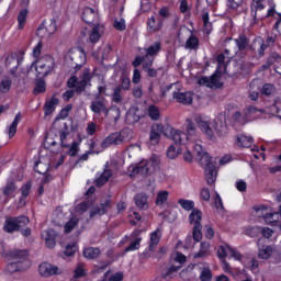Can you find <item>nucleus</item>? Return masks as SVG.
<instances>
[{
    "mask_svg": "<svg viewBox=\"0 0 281 281\" xmlns=\"http://www.w3.org/2000/svg\"><path fill=\"white\" fill-rule=\"evenodd\" d=\"M30 225V217L21 215L18 217H7L3 229L7 234H14V232H21L22 236L26 238L32 236V228Z\"/></svg>",
    "mask_w": 281,
    "mask_h": 281,
    "instance_id": "nucleus-1",
    "label": "nucleus"
},
{
    "mask_svg": "<svg viewBox=\"0 0 281 281\" xmlns=\"http://www.w3.org/2000/svg\"><path fill=\"white\" fill-rule=\"evenodd\" d=\"M156 170H159V158L153 155L148 160L139 162L132 169V177L140 175V177H150Z\"/></svg>",
    "mask_w": 281,
    "mask_h": 281,
    "instance_id": "nucleus-2",
    "label": "nucleus"
},
{
    "mask_svg": "<svg viewBox=\"0 0 281 281\" xmlns=\"http://www.w3.org/2000/svg\"><path fill=\"white\" fill-rule=\"evenodd\" d=\"M66 63L70 69H75V71H80L82 66L87 63V55L85 50L80 47L72 48L69 50L68 55L66 56Z\"/></svg>",
    "mask_w": 281,
    "mask_h": 281,
    "instance_id": "nucleus-3",
    "label": "nucleus"
},
{
    "mask_svg": "<svg viewBox=\"0 0 281 281\" xmlns=\"http://www.w3.org/2000/svg\"><path fill=\"white\" fill-rule=\"evenodd\" d=\"M56 67V60L54 57L49 55H45L44 57H41L36 61V72H37V79L43 80L46 76H49L52 71H54V68Z\"/></svg>",
    "mask_w": 281,
    "mask_h": 281,
    "instance_id": "nucleus-4",
    "label": "nucleus"
},
{
    "mask_svg": "<svg viewBox=\"0 0 281 281\" xmlns=\"http://www.w3.org/2000/svg\"><path fill=\"white\" fill-rule=\"evenodd\" d=\"M131 130H122L121 132L111 133L101 143L102 148H109V146H120L126 144L131 139Z\"/></svg>",
    "mask_w": 281,
    "mask_h": 281,
    "instance_id": "nucleus-5",
    "label": "nucleus"
},
{
    "mask_svg": "<svg viewBox=\"0 0 281 281\" xmlns=\"http://www.w3.org/2000/svg\"><path fill=\"white\" fill-rule=\"evenodd\" d=\"M165 137H168L169 139H173L176 144L183 145L186 144V139H188V134L179 130H175V127L168 124L165 127Z\"/></svg>",
    "mask_w": 281,
    "mask_h": 281,
    "instance_id": "nucleus-6",
    "label": "nucleus"
},
{
    "mask_svg": "<svg viewBox=\"0 0 281 281\" xmlns=\"http://www.w3.org/2000/svg\"><path fill=\"white\" fill-rule=\"evenodd\" d=\"M200 87H207L209 89H221L223 83L221 82V76L213 74L211 77H201L198 80Z\"/></svg>",
    "mask_w": 281,
    "mask_h": 281,
    "instance_id": "nucleus-7",
    "label": "nucleus"
},
{
    "mask_svg": "<svg viewBox=\"0 0 281 281\" xmlns=\"http://www.w3.org/2000/svg\"><path fill=\"white\" fill-rule=\"evenodd\" d=\"M164 124L155 123L150 127L149 142L151 146H157L161 142V135H165Z\"/></svg>",
    "mask_w": 281,
    "mask_h": 281,
    "instance_id": "nucleus-8",
    "label": "nucleus"
},
{
    "mask_svg": "<svg viewBox=\"0 0 281 281\" xmlns=\"http://www.w3.org/2000/svg\"><path fill=\"white\" fill-rule=\"evenodd\" d=\"M91 78H93V76H91L89 69H85L81 76V80L77 81V86H75V93L80 95L83 93V91L87 90V87H91Z\"/></svg>",
    "mask_w": 281,
    "mask_h": 281,
    "instance_id": "nucleus-9",
    "label": "nucleus"
},
{
    "mask_svg": "<svg viewBox=\"0 0 281 281\" xmlns=\"http://www.w3.org/2000/svg\"><path fill=\"white\" fill-rule=\"evenodd\" d=\"M204 168V175H205V181L209 186H213V183H215L216 181V166L214 165V162H212V160L209 161V164H204L202 165Z\"/></svg>",
    "mask_w": 281,
    "mask_h": 281,
    "instance_id": "nucleus-10",
    "label": "nucleus"
},
{
    "mask_svg": "<svg viewBox=\"0 0 281 281\" xmlns=\"http://www.w3.org/2000/svg\"><path fill=\"white\" fill-rule=\"evenodd\" d=\"M196 126L209 137V139H214V130L210 126V123L202 116H195Z\"/></svg>",
    "mask_w": 281,
    "mask_h": 281,
    "instance_id": "nucleus-11",
    "label": "nucleus"
},
{
    "mask_svg": "<svg viewBox=\"0 0 281 281\" xmlns=\"http://www.w3.org/2000/svg\"><path fill=\"white\" fill-rule=\"evenodd\" d=\"M81 19L88 25H92V23H98L100 15H98V11L94 9L86 7L82 11Z\"/></svg>",
    "mask_w": 281,
    "mask_h": 281,
    "instance_id": "nucleus-12",
    "label": "nucleus"
},
{
    "mask_svg": "<svg viewBox=\"0 0 281 281\" xmlns=\"http://www.w3.org/2000/svg\"><path fill=\"white\" fill-rule=\"evenodd\" d=\"M59 268L49 262H43L40 265V274L44 278H49L52 276H58Z\"/></svg>",
    "mask_w": 281,
    "mask_h": 281,
    "instance_id": "nucleus-13",
    "label": "nucleus"
},
{
    "mask_svg": "<svg viewBox=\"0 0 281 281\" xmlns=\"http://www.w3.org/2000/svg\"><path fill=\"white\" fill-rule=\"evenodd\" d=\"M142 120V111L137 106H131L126 113L125 122L127 124H137Z\"/></svg>",
    "mask_w": 281,
    "mask_h": 281,
    "instance_id": "nucleus-14",
    "label": "nucleus"
},
{
    "mask_svg": "<svg viewBox=\"0 0 281 281\" xmlns=\"http://www.w3.org/2000/svg\"><path fill=\"white\" fill-rule=\"evenodd\" d=\"M213 131H215L220 137L227 135V123L225 122V116L214 120Z\"/></svg>",
    "mask_w": 281,
    "mask_h": 281,
    "instance_id": "nucleus-15",
    "label": "nucleus"
},
{
    "mask_svg": "<svg viewBox=\"0 0 281 281\" xmlns=\"http://www.w3.org/2000/svg\"><path fill=\"white\" fill-rule=\"evenodd\" d=\"M56 236H58V233L54 229H47L42 233V238L45 240L48 249H54V247H56Z\"/></svg>",
    "mask_w": 281,
    "mask_h": 281,
    "instance_id": "nucleus-16",
    "label": "nucleus"
},
{
    "mask_svg": "<svg viewBox=\"0 0 281 281\" xmlns=\"http://www.w3.org/2000/svg\"><path fill=\"white\" fill-rule=\"evenodd\" d=\"M194 153L201 166H203L204 164H209V161H212V157H210V154L203 150V146H201L200 144L194 145Z\"/></svg>",
    "mask_w": 281,
    "mask_h": 281,
    "instance_id": "nucleus-17",
    "label": "nucleus"
},
{
    "mask_svg": "<svg viewBox=\"0 0 281 281\" xmlns=\"http://www.w3.org/2000/svg\"><path fill=\"white\" fill-rule=\"evenodd\" d=\"M172 98L179 104H192V92H177V91H173Z\"/></svg>",
    "mask_w": 281,
    "mask_h": 281,
    "instance_id": "nucleus-18",
    "label": "nucleus"
},
{
    "mask_svg": "<svg viewBox=\"0 0 281 281\" xmlns=\"http://www.w3.org/2000/svg\"><path fill=\"white\" fill-rule=\"evenodd\" d=\"M90 110L95 115H100V113L105 114L108 108H106V103L104 102V99H97V100L92 101L90 104Z\"/></svg>",
    "mask_w": 281,
    "mask_h": 281,
    "instance_id": "nucleus-19",
    "label": "nucleus"
},
{
    "mask_svg": "<svg viewBox=\"0 0 281 281\" xmlns=\"http://www.w3.org/2000/svg\"><path fill=\"white\" fill-rule=\"evenodd\" d=\"M19 65H21V61L19 60V56L16 54L7 57L5 67L10 70L12 76H14L16 69H19Z\"/></svg>",
    "mask_w": 281,
    "mask_h": 281,
    "instance_id": "nucleus-20",
    "label": "nucleus"
},
{
    "mask_svg": "<svg viewBox=\"0 0 281 281\" xmlns=\"http://www.w3.org/2000/svg\"><path fill=\"white\" fill-rule=\"evenodd\" d=\"M103 32H104V25L95 24L89 33L90 43H98V41L102 38Z\"/></svg>",
    "mask_w": 281,
    "mask_h": 281,
    "instance_id": "nucleus-21",
    "label": "nucleus"
},
{
    "mask_svg": "<svg viewBox=\"0 0 281 281\" xmlns=\"http://www.w3.org/2000/svg\"><path fill=\"white\" fill-rule=\"evenodd\" d=\"M134 203L138 210H148V195L146 193L136 194Z\"/></svg>",
    "mask_w": 281,
    "mask_h": 281,
    "instance_id": "nucleus-22",
    "label": "nucleus"
},
{
    "mask_svg": "<svg viewBox=\"0 0 281 281\" xmlns=\"http://www.w3.org/2000/svg\"><path fill=\"white\" fill-rule=\"evenodd\" d=\"M202 221H203V213L201 212V210L193 209L189 215L190 225H193V227L196 225H201Z\"/></svg>",
    "mask_w": 281,
    "mask_h": 281,
    "instance_id": "nucleus-23",
    "label": "nucleus"
},
{
    "mask_svg": "<svg viewBox=\"0 0 281 281\" xmlns=\"http://www.w3.org/2000/svg\"><path fill=\"white\" fill-rule=\"evenodd\" d=\"M101 254L102 251L98 247H88L82 251V255L87 260H95V258H100Z\"/></svg>",
    "mask_w": 281,
    "mask_h": 281,
    "instance_id": "nucleus-24",
    "label": "nucleus"
},
{
    "mask_svg": "<svg viewBox=\"0 0 281 281\" xmlns=\"http://www.w3.org/2000/svg\"><path fill=\"white\" fill-rule=\"evenodd\" d=\"M159 240H161V229L158 228L150 234L149 251H155L157 249Z\"/></svg>",
    "mask_w": 281,
    "mask_h": 281,
    "instance_id": "nucleus-25",
    "label": "nucleus"
},
{
    "mask_svg": "<svg viewBox=\"0 0 281 281\" xmlns=\"http://www.w3.org/2000/svg\"><path fill=\"white\" fill-rule=\"evenodd\" d=\"M60 100L56 97H52L49 101H46L44 105V113L45 115H52L54 111H56V105L59 104Z\"/></svg>",
    "mask_w": 281,
    "mask_h": 281,
    "instance_id": "nucleus-26",
    "label": "nucleus"
},
{
    "mask_svg": "<svg viewBox=\"0 0 281 281\" xmlns=\"http://www.w3.org/2000/svg\"><path fill=\"white\" fill-rule=\"evenodd\" d=\"M147 27L149 32H159L164 27V20L159 19L157 22L155 16H151L147 20Z\"/></svg>",
    "mask_w": 281,
    "mask_h": 281,
    "instance_id": "nucleus-27",
    "label": "nucleus"
},
{
    "mask_svg": "<svg viewBox=\"0 0 281 281\" xmlns=\"http://www.w3.org/2000/svg\"><path fill=\"white\" fill-rule=\"evenodd\" d=\"M235 43L238 47V52H245L247 47H249V37L245 34H239L237 38H235Z\"/></svg>",
    "mask_w": 281,
    "mask_h": 281,
    "instance_id": "nucleus-28",
    "label": "nucleus"
},
{
    "mask_svg": "<svg viewBox=\"0 0 281 281\" xmlns=\"http://www.w3.org/2000/svg\"><path fill=\"white\" fill-rule=\"evenodd\" d=\"M111 177H113V171L111 169H105L95 180L97 188H102V186H104V183H106Z\"/></svg>",
    "mask_w": 281,
    "mask_h": 281,
    "instance_id": "nucleus-29",
    "label": "nucleus"
},
{
    "mask_svg": "<svg viewBox=\"0 0 281 281\" xmlns=\"http://www.w3.org/2000/svg\"><path fill=\"white\" fill-rule=\"evenodd\" d=\"M273 256V247L272 246H261L259 248L258 258H261V260H269Z\"/></svg>",
    "mask_w": 281,
    "mask_h": 281,
    "instance_id": "nucleus-30",
    "label": "nucleus"
},
{
    "mask_svg": "<svg viewBox=\"0 0 281 281\" xmlns=\"http://www.w3.org/2000/svg\"><path fill=\"white\" fill-rule=\"evenodd\" d=\"M251 144H254V138L245 135L237 136L236 145L240 148H250Z\"/></svg>",
    "mask_w": 281,
    "mask_h": 281,
    "instance_id": "nucleus-31",
    "label": "nucleus"
},
{
    "mask_svg": "<svg viewBox=\"0 0 281 281\" xmlns=\"http://www.w3.org/2000/svg\"><path fill=\"white\" fill-rule=\"evenodd\" d=\"M105 117H109L110 120H114L115 122H117V120H120V115H121V111L120 108H117V105H113L110 109L108 108V110H105Z\"/></svg>",
    "mask_w": 281,
    "mask_h": 281,
    "instance_id": "nucleus-32",
    "label": "nucleus"
},
{
    "mask_svg": "<svg viewBox=\"0 0 281 281\" xmlns=\"http://www.w3.org/2000/svg\"><path fill=\"white\" fill-rule=\"evenodd\" d=\"M248 117L249 116H247V112H245L244 114L240 111H236L235 113H233L234 122H236V124H239L240 126H245V124L249 122Z\"/></svg>",
    "mask_w": 281,
    "mask_h": 281,
    "instance_id": "nucleus-33",
    "label": "nucleus"
},
{
    "mask_svg": "<svg viewBox=\"0 0 281 281\" xmlns=\"http://www.w3.org/2000/svg\"><path fill=\"white\" fill-rule=\"evenodd\" d=\"M16 192V183L14 180H8L7 184L2 189L4 196H12Z\"/></svg>",
    "mask_w": 281,
    "mask_h": 281,
    "instance_id": "nucleus-34",
    "label": "nucleus"
},
{
    "mask_svg": "<svg viewBox=\"0 0 281 281\" xmlns=\"http://www.w3.org/2000/svg\"><path fill=\"white\" fill-rule=\"evenodd\" d=\"M210 254V243L202 241L200 245V250L196 252L193 258H206V256Z\"/></svg>",
    "mask_w": 281,
    "mask_h": 281,
    "instance_id": "nucleus-35",
    "label": "nucleus"
},
{
    "mask_svg": "<svg viewBox=\"0 0 281 281\" xmlns=\"http://www.w3.org/2000/svg\"><path fill=\"white\" fill-rule=\"evenodd\" d=\"M202 21L205 34L212 33V22H210V13L207 11L202 12Z\"/></svg>",
    "mask_w": 281,
    "mask_h": 281,
    "instance_id": "nucleus-36",
    "label": "nucleus"
},
{
    "mask_svg": "<svg viewBox=\"0 0 281 281\" xmlns=\"http://www.w3.org/2000/svg\"><path fill=\"white\" fill-rule=\"evenodd\" d=\"M27 9H22L18 14V30H23L27 21Z\"/></svg>",
    "mask_w": 281,
    "mask_h": 281,
    "instance_id": "nucleus-37",
    "label": "nucleus"
},
{
    "mask_svg": "<svg viewBox=\"0 0 281 281\" xmlns=\"http://www.w3.org/2000/svg\"><path fill=\"white\" fill-rule=\"evenodd\" d=\"M112 102L114 104H121V102H124V93L121 90V87H116L111 95Z\"/></svg>",
    "mask_w": 281,
    "mask_h": 281,
    "instance_id": "nucleus-38",
    "label": "nucleus"
},
{
    "mask_svg": "<svg viewBox=\"0 0 281 281\" xmlns=\"http://www.w3.org/2000/svg\"><path fill=\"white\" fill-rule=\"evenodd\" d=\"M44 27L46 29V32L52 36V34H55L56 31L58 30V25L56 24V20H48L44 21L42 23Z\"/></svg>",
    "mask_w": 281,
    "mask_h": 281,
    "instance_id": "nucleus-39",
    "label": "nucleus"
},
{
    "mask_svg": "<svg viewBox=\"0 0 281 281\" xmlns=\"http://www.w3.org/2000/svg\"><path fill=\"white\" fill-rule=\"evenodd\" d=\"M23 270V263L21 261H13L7 265V273H16V271Z\"/></svg>",
    "mask_w": 281,
    "mask_h": 281,
    "instance_id": "nucleus-40",
    "label": "nucleus"
},
{
    "mask_svg": "<svg viewBox=\"0 0 281 281\" xmlns=\"http://www.w3.org/2000/svg\"><path fill=\"white\" fill-rule=\"evenodd\" d=\"M32 190V182H26L24 186L21 187V194L22 198H20V203L25 205V199L30 196V192Z\"/></svg>",
    "mask_w": 281,
    "mask_h": 281,
    "instance_id": "nucleus-41",
    "label": "nucleus"
},
{
    "mask_svg": "<svg viewBox=\"0 0 281 281\" xmlns=\"http://www.w3.org/2000/svg\"><path fill=\"white\" fill-rule=\"evenodd\" d=\"M161 52V42H155L146 49V56H157Z\"/></svg>",
    "mask_w": 281,
    "mask_h": 281,
    "instance_id": "nucleus-42",
    "label": "nucleus"
},
{
    "mask_svg": "<svg viewBox=\"0 0 281 281\" xmlns=\"http://www.w3.org/2000/svg\"><path fill=\"white\" fill-rule=\"evenodd\" d=\"M19 122H21V113H18L14 117V121L9 127V137L12 138L16 135V127L19 126Z\"/></svg>",
    "mask_w": 281,
    "mask_h": 281,
    "instance_id": "nucleus-43",
    "label": "nucleus"
},
{
    "mask_svg": "<svg viewBox=\"0 0 281 281\" xmlns=\"http://www.w3.org/2000/svg\"><path fill=\"white\" fill-rule=\"evenodd\" d=\"M203 225H195L193 226L192 229V236H193V240H195V243H201L202 238H203Z\"/></svg>",
    "mask_w": 281,
    "mask_h": 281,
    "instance_id": "nucleus-44",
    "label": "nucleus"
},
{
    "mask_svg": "<svg viewBox=\"0 0 281 281\" xmlns=\"http://www.w3.org/2000/svg\"><path fill=\"white\" fill-rule=\"evenodd\" d=\"M87 276V269H85V263L79 262L77 263L76 269L74 270V278H86Z\"/></svg>",
    "mask_w": 281,
    "mask_h": 281,
    "instance_id": "nucleus-45",
    "label": "nucleus"
},
{
    "mask_svg": "<svg viewBox=\"0 0 281 281\" xmlns=\"http://www.w3.org/2000/svg\"><path fill=\"white\" fill-rule=\"evenodd\" d=\"M199 47V38L194 36L192 33L186 42L187 49H196Z\"/></svg>",
    "mask_w": 281,
    "mask_h": 281,
    "instance_id": "nucleus-46",
    "label": "nucleus"
},
{
    "mask_svg": "<svg viewBox=\"0 0 281 281\" xmlns=\"http://www.w3.org/2000/svg\"><path fill=\"white\" fill-rule=\"evenodd\" d=\"M181 155V148L175 147V145L169 146L167 149V157L168 159H177Z\"/></svg>",
    "mask_w": 281,
    "mask_h": 281,
    "instance_id": "nucleus-47",
    "label": "nucleus"
},
{
    "mask_svg": "<svg viewBox=\"0 0 281 281\" xmlns=\"http://www.w3.org/2000/svg\"><path fill=\"white\" fill-rule=\"evenodd\" d=\"M79 220L78 217H72L70 218L66 224H65V232L66 234H70V232H74L76 229V226L78 225Z\"/></svg>",
    "mask_w": 281,
    "mask_h": 281,
    "instance_id": "nucleus-48",
    "label": "nucleus"
},
{
    "mask_svg": "<svg viewBox=\"0 0 281 281\" xmlns=\"http://www.w3.org/2000/svg\"><path fill=\"white\" fill-rule=\"evenodd\" d=\"M148 116L154 122H157V120H159V117H160L159 108H157V105H149L148 106Z\"/></svg>",
    "mask_w": 281,
    "mask_h": 281,
    "instance_id": "nucleus-49",
    "label": "nucleus"
},
{
    "mask_svg": "<svg viewBox=\"0 0 281 281\" xmlns=\"http://www.w3.org/2000/svg\"><path fill=\"white\" fill-rule=\"evenodd\" d=\"M178 203L181 205L182 210H186L187 212L194 210V202L192 200L180 199L178 200Z\"/></svg>",
    "mask_w": 281,
    "mask_h": 281,
    "instance_id": "nucleus-50",
    "label": "nucleus"
},
{
    "mask_svg": "<svg viewBox=\"0 0 281 281\" xmlns=\"http://www.w3.org/2000/svg\"><path fill=\"white\" fill-rule=\"evenodd\" d=\"M10 87H12V80H10V78L8 77L2 79V81L0 82V90L2 91V93H8V91H10Z\"/></svg>",
    "mask_w": 281,
    "mask_h": 281,
    "instance_id": "nucleus-51",
    "label": "nucleus"
},
{
    "mask_svg": "<svg viewBox=\"0 0 281 281\" xmlns=\"http://www.w3.org/2000/svg\"><path fill=\"white\" fill-rule=\"evenodd\" d=\"M168 201V191L158 192L155 201L156 205H164Z\"/></svg>",
    "mask_w": 281,
    "mask_h": 281,
    "instance_id": "nucleus-52",
    "label": "nucleus"
},
{
    "mask_svg": "<svg viewBox=\"0 0 281 281\" xmlns=\"http://www.w3.org/2000/svg\"><path fill=\"white\" fill-rule=\"evenodd\" d=\"M13 258H15V260H18V262H22L23 260H25V258H27V251L26 250H14L12 252Z\"/></svg>",
    "mask_w": 281,
    "mask_h": 281,
    "instance_id": "nucleus-53",
    "label": "nucleus"
},
{
    "mask_svg": "<svg viewBox=\"0 0 281 281\" xmlns=\"http://www.w3.org/2000/svg\"><path fill=\"white\" fill-rule=\"evenodd\" d=\"M45 81H43V79H40L35 85L33 94L38 95V93H45Z\"/></svg>",
    "mask_w": 281,
    "mask_h": 281,
    "instance_id": "nucleus-54",
    "label": "nucleus"
},
{
    "mask_svg": "<svg viewBox=\"0 0 281 281\" xmlns=\"http://www.w3.org/2000/svg\"><path fill=\"white\" fill-rule=\"evenodd\" d=\"M201 281H212V270L210 268H203L200 273Z\"/></svg>",
    "mask_w": 281,
    "mask_h": 281,
    "instance_id": "nucleus-55",
    "label": "nucleus"
},
{
    "mask_svg": "<svg viewBox=\"0 0 281 281\" xmlns=\"http://www.w3.org/2000/svg\"><path fill=\"white\" fill-rule=\"evenodd\" d=\"M106 214L104 212V209H101V206H93L90 210V218H95V216H104Z\"/></svg>",
    "mask_w": 281,
    "mask_h": 281,
    "instance_id": "nucleus-56",
    "label": "nucleus"
},
{
    "mask_svg": "<svg viewBox=\"0 0 281 281\" xmlns=\"http://www.w3.org/2000/svg\"><path fill=\"white\" fill-rule=\"evenodd\" d=\"M268 65L272 66L274 63H281V56L277 52H273L270 54V56L267 58Z\"/></svg>",
    "mask_w": 281,
    "mask_h": 281,
    "instance_id": "nucleus-57",
    "label": "nucleus"
},
{
    "mask_svg": "<svg viewBox=\"0 0 281 281\" xmlns=\"http://www.w3.org/2000/svg\"><path fill=\"white\" fill-rule=\"evenodd\" d=\"M36 36L40 38H49V33L47 32V29L44 26V24H41L40 27L36 31Z\"/></svg>",
    "mask_w": 281,
    "mask_h": 281,
    "instance_id": "nucleus-58",
    "label": "nucleus"
},
{
    "mask_svg": "<svg viewBox=\"0 0 281 281\" xmlns=\"http://www.w3.org/2000/svg\"><path fill=\"white\" fill-rule=\"evenodd\" d=\"M77 249H78V248L76 247V244H69V245L66 246L64 254H65L68 258H71L72 256L76 255Z\"/></svg>",
    "mask_w": 281,
    "mask_h": 281,
    "instance_id": "nucleus-59",
    "label": "nucleus"
},
{
    "mask_svg": "<svg viewBox=\"0 0 281 281\" xmlns=\"http://www.w3.org/2000/svg\"><path fill=\"white\" fill-rule=\"evenodd\" d=\"M187 133L190 136L196 135V126L192 120L187 119Z\"/></svg>",
    "mask_w": 281,
    "mask_h": 281,
    "instance_id": "nucleus-60",
    "label": "nucleus"
},
{
    "mask_svg": "<svg viewBox=\"0 0 281 281\" xmlns=\"http://www.w3.org/2000/svg\"><path fill=\"white\" fill-rule=\"evenodd\" d=\"M117 87H121V91H128V89H131V79H128V77L123 76L121 78V85Z\"/></svg>",
    "mask_w": 281,
    "mask_h": 281,
    "instance_id": "nucleus-61",
    "label": "nucleus"
},
{
    "mask_svg": "<svg viewBox=\"0 0 281 281\" xmlns=\"http://www.w3.org/2000/svg\"><path fill=\"white\" fill-rule=\"evenodd\" d=\"M260 232L261 229L258 226H254L246 229L247 236H251V238H256L257 236H260Z\"/></svg>",
    "mask_w": 281,
    "mask_h": 281,
    "instance_id": "nucleus-62",
    "label": "nucleus"
},
{
    "mask_svg": "<svg viewBox=\"0 0 281 281\" xmlns=\"http://www.w3.org/2000/svg\"><path fill=\"white\" fill-rule=\"evenodd\" d=\"M179 269H181V266H171L166 272L161 273V278H164L166 280V278H168V276H172V273H177V271H179Z\"/></svg>",
    "mask_w": 281,
    "mask_h": 281,
    "instance_id": "nucleus-63",
    "label": "nucleus"
},
{
    "mask_svg": "<svg viewBox=\"0 0 281 281\" xmlns=\"http://www.w3.org/2000/svg\"><path fill=\"white\" fill-rule=\"evenodd\" d=\"M142 243V238H136L134 241L131 243L128 247L125 248V251H135L139 248V244Z\"/></svg>",
    "mask_w": 281,
    "mask_h": 281,
    "instance_id": "nucleus-64",
    "label": "nucleus"
}]
</instances>
